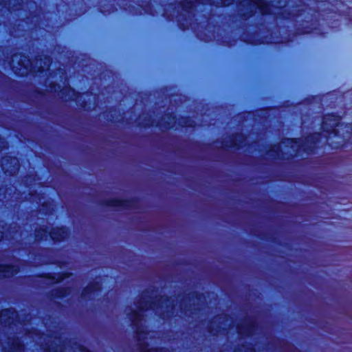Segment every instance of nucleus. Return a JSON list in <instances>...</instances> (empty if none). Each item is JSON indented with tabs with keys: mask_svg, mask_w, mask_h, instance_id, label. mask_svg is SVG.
<instances>
[{
	"mask_svg": "<svg viewBox=\"0 0 352 352\" xmlns=\"http://www.w3.org/2000/svg\"><path fill=\"white\" fill-rule=\"evenodd\" d=\"M320 129L322 132H311L303 138H283L281 142L294 149V154L291 153L287 157L283 156L280 143L270 144L266 155L276 160H291L301 153L307 155H315L321 148L319 144L322 133H325L327 146L332 151H342L352 146V122H342V117L336 113H328L322 116Z\"/></svg>",
	"mask_w": 352,
	"mask_h": 352,
	"instance_id": "obj_1",
	"label": "nucleus"
},
{
	"mask_svg": "<svg viewBox=\"0 0 352 352\" xmlns=\"http://www.w3.org/2000/svg\"><path fill=\"white\" fill-rule=\"evenodd\" d=\"M161 302L166 304V310L160 311L157 316L163 320L172 318L175 305L172 298L167 295L160 296L157 302L147 300L144 296H141L137 302L138 309L132 311L128 315L131 326L134 331L135 338L138 342V349L140 352H169L166 348L162 346L148 348V342H144L142 340V337L147 333L142 323L144 320L143 313L148 310L162 309L163 306Z\"/></svg>",
	"mask_w": 352,
	"mask_h": 352,
	"instance_id": "obj_2",
	"label": "nucleus"
},
{
	"mask_svg": "<svg viewBox=\"0 0 352 352\" xmlns=\"http://www.w3.org/2000/svg\"><path fill=\"white\" fill-rule=\"evenodd\" d=\"M236 6L239 8V16L242 20L246 21L255 16L256 11L263 16L274 15L275 19L285 21H294L305 14V10L298 4L293 6V9L286 8V4L278 7L279 11L273 13L274 5L269 0H238Z\"/></svg>",
	"mask_w": 352,
	"mask_h": 352,
	"instance_id": "obj_3",
	"label": "nucleus"
},
{
	"mask_svg": "<svg viewBox=\"0 0 352 352\" xmlns=\"http://www.w3.org/2000/svg\"><path fill=\"white\" fill-rule=\"evenodd\" d=\"M235 0H179L167 3V8H164L162 16L167 21H173L175 19V12L176 6L182 11L177 14V24L179 30L186 31L189 30L191 21L196 15L197 4H208L216 8H229L235 3Z\"/></svg>",
	"mask_w": 352,
	"mask_h": 352,
	"instance_id": "obj_4",
	"label": "nucleus"
},
{
	"mask_svg": "<svg viewBox=\"0 0 352 352\" xmlns=\"http://www.w3.org/2000/svg\"><path fill=\"white\" fill-rule=\"evenodd\" d=\"M258 32L256 31H243L240 36H232L227 34L222 36L218 39V43L223 47H231L235 45L240 40L244 43L251 45L252 46H257L263 44H277V45H287L292 41V32L288 30L287 35H279L277 36L276 41H272L267 36H256Z\"/></svg>",
	"mask_w": 352,
	"mask_h": 352,
	"instance_id": "obj_5",
	"label": "nucleus"
},
{
	"mask_svg": "<svg viewBox=\"0 0 352 352\" xmlns=\"http://www.w3.org/2000/svg\"><path fill=\"white\" fill-rule=\"evenodd\" d=\"M8 65L16 77H26L32 71V60L23 52L12 53L8 60Z\"/></svg>",
	"mask_w": 352,
	"mask_h": 352,
	"instance_id": "obj_6",
	"label": "nucleus"
},
{
	"mask_svg": "<svg viewBox=\"0 0 352 352\" xmlns=\"http://www.w3.org/2000/svg\"><path fill=\"white\" fill-rule=\"evenodd\" d=\"M140 201L141 199L138 197H132L129 199L113 197L101 200L99 205L102 207L114 208L118 210H131L139 208Z\"/></svg>",
	"mask_w": 352,
	"mask_h": 352,
	"instance_id": "obj_7",
	"label": "nucleus"
},
{
	"mask_svg": "<svg viewBox=\"0 0 352 352\" xmlns=\"http://www.w3.org/2000/svg\"><path fill=\"white\" fill-rule=\"evenodd\" d=\"M165 116L168 120H173L174 122L172 123L168 120H165L162 117L159 121L155 122V120L152 118V117L146 116L144 118L142 122H138L137 126L140 128L144 129H148L151 126H155L161 130L177 129V128H175V124L177 120V116L173 112H168Z\"/></svg>",
	"mask_w": 352,
	"mask_h": 352,
	"instance_id": "obj_8",
	"label": "nucleus"
},
{
	"mask_svg": "<svg viewBox=\"0 0 352 352\" xmlns=\"http://www.w3.org/2000/svg\"><path fill=\"white\" fill-rule=\"evenodd\" d=\"M48 88L51 93L57 94L63 100L65 101L68 100V99L66 98L67 96H73L74 97L75 100H77L84 94V93L76 91L70 85H66L63 87L60 83L56 81L50 82ZM69 100L73 99L69 97Z\"/></svg>",
	"mask_w": 352,
	"mask_h": 352,
	"instance_id": "obj_9",
	"label": "nucleus"
},
{
	"mask_svg": "<svg viewBox=\"0 0 352 352\" xmlns=\"http://www.w3.org/2000/svg\"><path fill=\"white\" fill-rule=\"evenodd\" d=\"M319 20L314 14H310L308 19H303L302 22L295 28V33L297 35H305L312 33H318Z\"/></svg>",
	"mask_w": 352,
	"mask_h": 352,
	"instance_id": "obj_10",
	"label": "nucleus"
},
{
	"mask_svg": "<svg viewBox=\"0 0 352 352\" xmlns=\"http://www.w3.org/2000/svg\"><path fill=\"white\" fill-rule=\"evenodd\" d=\"M243 323H238L236 326V333L239 338H252L258 329V324L255 319L246 317L243 319Z\"/></svg>",
	"mask_w": 352,
	"mask_h": 352,
	"instance_id": "obj_11",
	"label": "nucleus"
},
{
	"mask_svg": "<svg viewBox=\"0 0 352 352\" xmlns=\"http://www.w3.org/2000/svg\"><path fill=\"white\" fill-rule=\"evenodd\" d=\"M1 166L4 175L9 177L15 176L20 168L19 159L14 155H6L2 157Z\"/></svg>",
	"mask_w": 352,
	"mask_h": 352,
	"instance_id": "obj_12",
	"label": "nucleus"
},
{
	"mask_svg": "<svg viewBox=\"0 0 352 352\" xmlns=\"http://www.w3.org/2000/svg\"><path fill=\"white\" fill-rule=\"evenodd\" d=\"M247 139L246 135L242 133H233L230 135L228 141L216 140L214 142L221 143L223 148L226 149L240 150Z\"/></svg>",
	"mask_w": 352,
	"mask_h": 352,
	"instance_id": "obj_13",
	"label": "nucleus"
},
{
	"mask_svg": "<svg viewBox=\"0 0 352 352\" xmlns=\"http://www.w3.org/2000/svg\"><path fill=\"white\" fill-rule=\"evenodd\" d=\"M71 236L70 228L65 225L56 226L49 231V237L54 243L67 241Z\"/></svg>",
	"mask_w": 352,
	"mask_h": 352,
	"instance_id": "obj_14",
	"label": "nucleus"
},
{
	"mask_svg": "<svg viewBox=\"0 0 352 352\" xmlns=\"http://www.w3.org/2000/svg\"><path fill=\"white\" fill-rule=\"evenodd\" d=\"M71 276L72 273L68 271H61L58 272H41L36 274L37 277L50 280L53 284L60 283L70 278Z\"/></svg>",
	"mask_w": 352,
	"mask_h": 352,
	"instance_id": "obj_15",
	"label": "nucleus"
},
{
	"mask_svg": "<svg viewBox=\"0 0 352 352\" xmlns=\"http://www.w3.org/2000/svg\"><path fill=\"white\" fill-rule=\"evenodd\" d=\"M102 289V286L100 281H91L87 286L82 288L80 298L85 300H90L93 295L100 292Z\"/></svg>",
	"mask_w": 352,
	"mask_h": 352,
	"instance_id": "obj_16",
	"label": "nucleus"
},
{
	"mask_svg": "<svg viewBox=\"0 0 352 352\" xmlns=\"http://www.w3.org/2000/svg\"><path fill=\"white\" fill-rule=\"evenodd\" d=\"M21 271V267L14 263H0V278H9Z\"/></svg>",
	"mask_w": 352,
	"mask_h": 352,
	"instance_id": "obj_17",
	"label": "nucleus"
},
{
	"mask_svg": "<svg viewBox=\"0 0 352 352\" xmlns=\"http://www.w3.org/2000/svg\"><path fill=\"white\" fill-rule=\"evenodd\" d=\"M35 59L38 61L43 62L44 64V66L40 65L36 67L35 72L38 74H43L49 70L54 62L53 57L48 54L36 55Z\"/></svg>",
	"mask_w": 352,
	"mask_h": 352,
	"instance_id": "obj_18",
	"label": "nucleus"
},
{
	"mask_svg": "<svg viewBox=\"0 0 352 352\" xmlns=\"http://www.w3.org/2000/svg\"><path fill=\"white\" fill-rule=\"evenodd\" d=\"M72 288L69 286H60L53 289L49 294L50 299H63L70 295Z\"/></svg>",
	"mask_w": 352,
	"mask_h": 352,
	"instance_id": "obj_19",
	"label": "nucleus"
},
{
	"mask_svg": "<svg viewBox=\"0 0 352 352\" xmlns=\"http://www.w3.org/2000/svg\"><path fill=\"white\" fill-rule=\"evenodd\" d=\"M10 352H23L25 344L20 337H12L8 341Z\"/></svg>",
	"mask_w": 352,
	"mask_h": 352,
	"instance_id": "obj_20",
	"label": "nucleus"
},
{
	"mask_svg": "<svg viewBox=\"0 0 352 352\" xmlns=\"http://www.w3.org/2000/svg\"><path fill=\"white\" fill-rule=\"evenodd\" d=\"M34 241L38 243L45 241L49 237L48 227L45 225L36 227L34 232Z\"/></svg>",
	"mask_w": 352,
	"mask_h": 352,
	"instance_id": "obj_21",
	"label": "nucleus"
},
{
	"mask_svg": "<svg viewBox=\"0 0 352 352\" xmlns=\"http://www.w3.org/2000/svg\"><path fill=\"white\" fill-rule=\"evenodd\" d=\"M178 126L180 129H195L197 127V123L190 116H179Z\"/></svg>",
	"mask_w": 352,
	"mask_h": 352,
	"instance_id": "obj_22",
	"label": "nucleus"
},
{
	"mask_svg": "<svg viewBox=\"0 0 352 352\" xmlns=\"http://www.w3.org/2000/svg\"><path fill=\"white\" fill-rule=\"evenodd\" d=\"M117 8L113 3L107 2V3H101L100 2L98 6V11L101 14L104 15L110 14L115 11H116Z\"/></svg>",
	"mask_w": 352,
	"mask_h": 352,
	"instance_id": "obj_23",
	"label": "nucleus"
},
{
	"mask_svg": "<svg viewBox=\"0 0 352 352\" xmlns=\"http://www.w3.org/2000/svg\"><path fill=\"white\" fill-rule=\"evenodd\" d=\"M40 211L41 212L46 216H49L52 214L54 211V207L52 201H44L40 205Z\"/></svg>",
	"mask_w": 352,
	"mask_h": 352,
	"instance_id": "obj_24",
	"label": "nucleus"
},
{
	"mask_svg": "<svg viewBox=\"0 0 352 352\" xmlns=\"http://www.w3.org/2000/svg\"><path fill=\"white\" fill-rule=\"evenodd\" d=\"M118 111V109L116 107L112 106L110 107L106 111H104V116L107 120L112 123L117 122L116 120V113Z\"/></svg>",
	"mask_w": 352,
	"mask_h": 352,
	"instance_id": "obj_25",
	"label": "nucleus"
},
{
	"mask_svg": "<svg viewBox=\"0 0 352 352\" xmlns=\"http://www.w3.org/2000/svg\"><path fill=\"white\" fill-rule=\"evenodd\" d=\"M140 9L144 10V12L151 16L155 15V10L151 1H147L144 4L139 5Z\"/></svg>",
	"mask_w": 352,
	"mask_h": 352,
	"instance_id": "obj_26",
	"label": "nucleus"
},
{
	"mask_svg": "<svg viewBox=\"0 0 352 352\" xmlns=\"http://www.w3.org/2000/svg\"><path fill=\"white\" fill-rule=\"evenodd\" d=\"M213 36V31L210 32L209 33H203L202 32H197L196 36L200 41L204 43H209L212 41Z\"/></svg>",
	"mask_w": 352,
	"mask_h": 352,
	"instance_id": "obj_27",
	"label": "nucleus"
},
{
	"mask_svg": "<svg viewBox=\"0 0 352 352\" xmlns=\"http://www.w3.org/2000/svg\"><path fill=\"white\" fill-rule=\"evenodd\" d=\"M204 298V295L203 293L197 292V291H192L189 292L188 294L185 296V298H188V300H197L198 301L202 300Z\"/></svg>",
	"mask_w": 352,
	"mask_h": 352,
	"instance_id": "obj_28",
	"label": "nucleus"
},
{
	"mask_svg": "<svg viewBox=\"0 0 352 352\" xmlns=\"http://www.w3.org/2000/svg\"><path fill=\"white\" fill-rule=\"evenodd\" d=\"M79 106L82 109L87 111H90L93 109V103L90 99L82 100V102L80 103Z\"/></svg>",
	"mask_w": 352,
	"mask_h": 352,
	"instance_id": "obj_29",
	"label": "nucleus"
},
{
	"mask_svg": "<svg viewBox=\"0 0 352 352\" xmlns=\"http://www.w3.org/2000/svg\"><path fill=\"white\" fill-rule=\"evenodd\" d=\"M254 235L261 240L267 239V240L270 241L274 243H276V237H275L274 236L267 237V234L263 232H258V234H254Z\"/></svg>",
	"mask_w": 352,
	"mask_h": 352,
	"instance_id": "obj_30",
	"label": "nucleus"
},
{
	"mask_svg": "<svg viewBox=\"0 0 352 352\" xmlns=\"http://www.w3.org/2000/svg\"><path fill=\"white\" fill-rule=\"evenodd\" d=\"M28 195L33 199L41 200L43 197V194L38 192L36 190H30Z\"/></svg>",
	"mask_w": 352,
	"mask_h": 352,
	"instance_id": "obj_31",
	"label": "nucleus"
},
{
	"mask_svg": "<svg viewBox=\"0 0 352 352\" xmlns=\"http://www.w3.org/2000/svg\"><path fill=\"white\" fill-rule=\"evenodd\" d=\"M43 352H63L62 350H58L57 346L52 347L50 345L47 344L43 348Z\"/></svg>",
	"mask_w": 352,
	"mask_h": 352,
	"instance_id": "obj_32",
	"label": "nucleus"
},
{
	"mask_svg": "<svg viewBox=\"0 0 352 352\" xmlns=\"http://www.w3.org/2000/svg\"><path fill=\"white\" fill-rule=\"evenodd\" d=\"M7 144L6 140L0 135V154L7 148Z\"/></svg>",
	"mask_w": 352,
	"mask_h": 352,
	"instance_id": "obj_33",
	"label": "nucleus"
},
{
	"mask_svg": "<svg viewBox=\"0 0 352 352\" xmlns=\"http://www.w3.org/2000/svg\"><path fill=\"white\" fill-rule=\"evenodd\" d=\"M33 94H34V96L36 98L43 97L45 95V91H43V89H38V88H35L33 90Z\"/></svg>",
	"mask_w": 352,
	"mask_h": 352,
	"instance_id": "obj_34",
	"label": "nucleus"
},
{
	"mask_svg": "<svg viewBox=\"0 0 352 352\" xmlns=\"http://www.w3.org/2000/svg\"><path fill=\"white\" fill-rule=\"evenodd\" d=\"M212 323H213V321L211 320H210L209 322V324L208 325V331L210 333H213V331H215L216 332H218L219 330L220 329V327H218L217 329H215L214 327V326L212 325Z\"/></svg>",
	"mask_w": 352,
	"mask_h": 352,
	"instance_id": "obj_35",
	"label": "nucleus"
},
{
	"mask_svg": "<svg viewBox=\"0 0 352 352\" xmlns=\"http://www.w3.org/2000/svg\"><path fill=\"white\" fill-rule=\"evenodd\" d=\"M242 346H245V352H256L254 344L251 343H249L247 345L243 344Z\"/></svg>",
	"mask_w": 352,
	"mask_h": 352,
	"instance_id": "obj_36",
	"label": "nucleus"
},
{
	"mask_svg": "<svg viewBox=\"0 0 352 352\" xmlns=\"http://www.w3.org/2000/svg\"><path fill=\"white\" fill-rule=\"evenodd\" d=\"M6 1L0 0V6L3 8H6L8 12H11L13 7H11L10 5L6 6Z\"/></svg>",
	"mask_w": 352,
	"mask_h": 352,
	"instance_id": "obj_37",
	"label": "nucleus"
},
{
	"mask_svg": "<svg viewBox=\"0 0 352 352\" xmlns=\"http://www.w3.org/2000/svg\"><path fill=\"white\" fill-rule=\"evenodd\" d=\"M0 76L5 78L8 82H10L11 84L16 83V81L10 78L9 77L6 76L3 73H1V72H0Z\"/></svg>",
	"mask_w": 352,
	"mask_h": 352,
	"instance_id": "obj_38",
	"label": "nucleus"
},
{
	"mask_svg": "<svg viewBox=\"0 0 352 352\" xmlns=\"http://www.w3.org/2000/svg\"><path fill=\"white\" fill-rule=\"evenodd\" d=\"M129 9L131 12H133L135 14H138L137 8H135V6L130 5L129 6Z\"/></svg>",
	"mask_w": 352,
	"mask_h": 352,
	"instance_id": "obj_39",
	"label": "nucleus"
},
{
	"mask_svg": "<svg viewBox=\"0 0 352 352\" xmlns=\"http://www.w3.org/2000/svg\"><path fill=\"white\" fill-rule=\"evenodd\" d=\"M180 310L183 313V312H185L186 310H188V309H187V306H185L184 308H182V304H181L180 305Z\"/></svg>",
	"mask_w": 352,
	"mask_h": 352,
	"instance_id": "obj_40",
	"label": "nucleus"
},
{
	"mask_svg": "<svg viewBox=\"0 0 352 352\" xmlns=\"http://www.w3.org/2000/svg\"><path fill=\"white\" fill-rule=\"evenodd\" d=\"M3 238V232L1 230H0V242L1 241Z\"/></svg>",
	"mask_w": 352,
	"mask_h": 352,
	"instance_id": "obj_41",
	"label": "nucleus"
},
{
	"mask_svg": "<svg viewBox=\"0 0 352 352\" xmlns=\"http://www.w3.org/2000/svg\"><path fill=\"white\" fill-rule=\"evenodd\" d=\"M195 144H196L197 146H199L201 144L199 142H195Z\"/></svg>",
	"mask_w": 352,
	"mask_h": 352,
	"instance_id": "obj_42",
	"label": "nucleus"
},
{
	"mask_svg": "<svg viewBox=\"0 0 352 352\" xmlns=\"http://www.w3.org/2000/svg\"><path fill=\"white\" fill-rule=\"evenodd\" d=\"M259 25L264 26V23H259Z\"/></svg>",
	"mask_w": 352,
	"mask_h": 352,
	"instance_id": "obj_43",
	"label": "nucleus"
},
{
	"mask_svg": "<svg viewBox=\"0 0 352 352\" xmlns=\"http://www.w3.org/2000/svg\"><path fill=\"white\" fill-rule=\"evenodd\" d=\"M283 1V0H278V3H281V1Z\"/></svg>",
	"mask_w": 352,
	"mask_h": 352,
	"instance_id": "obj_44",
	"label": "nucleus"
},
{
	"mask_svg": "<svg viewBox=\"0 0 352 352\" xmlns=\"http://www.w3.org/2000/svg\"><path fill=\"white\" fill-rule=\"evenodd\" d=\"M205 145H206V146H210V144H205Z\"/></svg>",
	"mask_w": 352,
	"mask_h": 352,
	"instance_id": "obj_45",
	"label": "nucleus"
}]
</instances>
